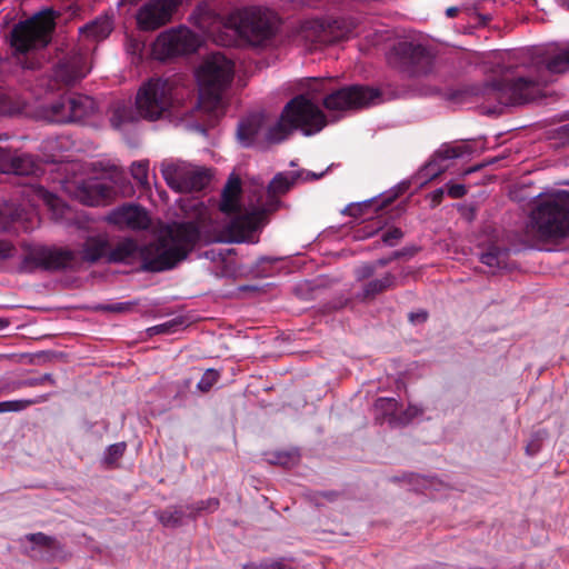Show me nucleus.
<instances>
[{
	"mask_svg": "<svg viewBox=\"0 0 569 569\" xmlns=\"http://www.w3.org/2000/svg\"><path fill=\"white\" fill-rule=\"evenodd\" d=\"M199 240L198 222H174L169 227L167 237L158 243L140 248L132 239L120 241L113 249H109L108 262L132 263L139 259L142 270L161 272L184 260Z\"/></svg>",
	"mask_w": 569,
	"mask_h": 569,
	"instance_id": "f257e3e1",
	"label": "nucleus"
},
{
	"mask_svg": "<svg viewBox=\"0 0 569 569\" xmlns=\"http://www.w3.org/2000/svg\"><path fill=\"white\" fill-rule=\"evenodd\" d=\"M527 233L551 241L569 236V191L558 190L537 197L529 214Z\"/></svg>",
	"mask_w": 569,
	"mask_h": 569,
	"instance_id": "f03ea898",
	"label": "nucleus"
},
{
	"mask_svg": "<svg viewBox=\"0 0 569 569\" xmlns=\"http://www.w3.org/2000/svg\"><path fill=\"white\" fill-rule=\"evenodd\" d=\"M187 100H192L191 88L172 79L152 78L138 90L136 108L141 118L156 121L167 112H179Z\"/></svg>",
	"mask_w": 569,
	"mask_h": 569,
	"instance_id": "7ed1b4c3",
	"label": "nucleus"
},
{
	"mask_svg": "<svg viewBox=\"0 0 569 569\" xmlns=\"http://www.w3.org/2000/svg\"><path fill=\"white\" fill-rule=\"evenodd\" d=\"M326 126L327 117L320 107L306 94H299L283 107L278 121L268 129L266 139L269 143H280L296 130L312 136Z\"/></svg>",
	"mask_w": 569,
	"mask_h": 569,
	"instance_id": "20e7f679",
	"label": "nucleus"
},
{
	"mask_svg": "<svg viewBox=\"0 0 569 569\" xmlns=\"http://www.w3.org/2000/svg\"><path fill=\"white\" fill-rule=\"evenodd\" d=\"M234 76V63L220 52L209 54L196 71L199 86L197 109L216 113L221 109L223 92Z\"/></svg>",
	"mask_w": 569,
	"mask_h": 569,
	"instance_id": "39448f33",
	"label": "nucleus"
},
{
	"mask_svg": "<svg viewBox=\"0 0 569 569\" xmlns=\"http://www.w3.org/2000/svg\"><path fill=\"white\" fill-rule=\"evenodd\" d=\"M388 64L409 76L419 77L431 71L435 56L431 49L416 40L400 39L386 53Z\"/></svg>",
	"mask_w": 569,
	"mask_h": 569,
	"instance_id": "423d86ee",
	"label": "nucleus"
},
{
	"mask_svg": "<svg viewBox=\"0 0 569 569\" xmlns=\"http://www.w3.org/2000/svg\"><path fill=\"white\" fill-rule=\"evenodd\" d=\"M53 28V11H42L13 28L11 44L20 52L43 48L49 43Z\"/></svg>",
	"mask_w": 569,
	"mask_h": 569,
	"instance_id": "0eeeda50",
	"label": "nucleus"
},
{
	"mask_svg": "<svg viewBox=\"0 0 569 569\" xmlns=\"http://www.w3.org/2000/svg\"><path fill=\"white\" fill-rule=\"evenodd\" d=\"M549 79L535 70L530 77H519L513 80H499L491 83L495 98L503 106H520L533 101Z\"/></svg>",
	"mask_w": 569,
	"mask_h": 569,
	"instance_id": "6e6552de",
	"label": "nucleus"
},
{
	"mask_svg": "<svg viewBox=\"0 0 569 569\" xmlns=\"http://www.w3.org/2000/svg\"><path fill=\"white\" fill-rule=\"evenodd\" d=\"M26 251L18 267L20 272L62 270L71 268L77 260V252L66 248L31 246Z\"/></svg>",
	"mask_w": 569,
	"mask_h": 569,
	"instance_id": "1a4fd4ad",
	"label": "nucleus"
},
{
	"mask_svg": "<svg viewBox=\"0 0 569 569\" xmlns=\"http://www.w3.org/2000/svg\"><path fill=\"white\" fill-rule=\"evenodd\" d=\"M356 24L351 19L338 18L326 21H310L302 28V37L310 50L348 40L353 36Z\"/></svg>",
	"mask_w": 569,
	"mask_h": 569,
	"instance_id": "9d476101",
	"label": "nucleus"
},
{
	"mask_svg": "<svg viewBox=\"0 0 569 569\" xmlns=\"http://www.w3.org/2000/svg\"><path fill=\"white\" fill-rule=\"evenodd\" d=\"M161 173L167 184L178 192L201 191L211 181L209 170L183 161L162 163Z\"/></svg>",
	"mask_w": 569,
	"mask_h": 569,
	"instance_id": "9b49d317",
	"label": "nucleus"
},
{
	"mask_svg": "<svg viewBox=\"0 0 569 569\" xmlns=\"http://www.w3.org/2000/svg\"><path fill=\"white\" fill-rule=\"evenodd\" d=\"M237 33L252 46H260L274 34V27L267 14L260 9L249 8L240 10L230 17Z\"/></svg>",
	"mask_w": 569,
	"mask_h": 569,
	"instance_id": "f8f14e48",
	"label": "nucleus"
},
{
	"mask_svg": "<svg viewBox=\"0 0 569 569\" xmlns=\"http://www.w3.org/2000/svg\"><path fill=\"white\" fill-rule=\"evenodd\" d=\"M63 189L70 197L90 207L108 206L117 193L111 181L99 177L74 181L66 180Z\"/></svg>",
	"mask_w": 569,
	"mask_h": 569,
	"instance_id": "ddd939ff",
	"label": "nucleus"
},
{
	"mask_svg": "<svg viewBox=\"0 0 569 569\" xmlns=\"http://www.w3.org/2000/svg\"><path fill=\"white\" fill-rule=\"evenodd\" d=\"M90 67L88 63V57L82 52H71L58 61L53 68L52 77H39L37 78L39 87H46L47 90H56L61 86H72L83 79Z\"/></svg>",
	"mask_w": 569,
	"mask_h": 569,
	"instance_id": "4468645a",
	"label": "nucleus"
},
{
	"mask_svg": "<svg viewBox=\"0 0 569 569\" xmlns=\"http://www.w3.org/2000/svg\"><path fill=\"white\" fill-rule=\"evenodd\" d=\"M269 212L256 201L253 209L247 213L236 216L224 227L223 233L230 242L259 241L258 232L268 222Z\"/></svg>",
	"mask_w": 569,
	"mask_h": 569,
	"instance_id": "2eb2a0df",
	"label": "nucleus"
},
{
	"mask_svg": "<svg viewBox=\"0 0 569 569\" xmlns=\"http://www.w3.org/2000/svg\"><path fill=\"white\" fill-rule=\"evenodd\" d=\"M200 46V38L187 27H178L160 33L154 43L158 59L188 54L194 52Z\"/></svg>",
	"mask_w": 569,
	"mask_h": 569,
	"instance_id": "dca6fc26",
	"label": "nucleus"
},
{
	"mask_svg": "<svg viewBox=\"0 0 569 569\" xmlns=\"http://www.w3.org/2000/svg\"><path fill=\"white\" fill-rule=\"evenodd\" d=\"M379 98V92L366 86H349L328 94L323 107L329 111H345L369 106Z\"/></svg>",
	"mask_w": 569,
	"mask_h": 569,
	"instance_id": "f3484780",
	"label": "nucleus"
},
{
	"mask_svg": "<svg viewBox=\"0 0 569 569\" xmlns=\"http://www.w3.org/2000/svg\"><path fill=\"white\" fill-rule=\"evenodd\" d=\"M182 0H149L136 14L137 26L142 31H154L171 22Z\"/></svg>",
	"mask_w": 569,
	"mask_h": 569,
	"instance_id": "a211bd4d",
	"label": "nucleus"
},
{
	"mask_svg": "<svg viewBox=\"0 0 569 569\" xmlns=\"http://www.w3.org/2000/svg\"><path fill=\"white\" fill-rule=\"evenodd\" d=\"M296 178L290 172L277 173L269 182L267 190L256 186L253 196L259 206H262L269 213L276 211L279 206V196L284 194L293 186Z\"/></svg>",
	"mask_w": 569,
	"mask_h": 569,
	"instance_id": "6ab92c4d",
	"label": "nucleus"
},
{
	"mask_svg": "<svg viewBox=\"0 0 569 569\" xmlns=\"http://www.w3.org/2000/svg\"><path fill=\"white\" fill-rule=\"evenodd\" d=\"M107 221L121 229L146 230L151 220L148 212L138 204H123L113 209L108 216Z\"/></svg>",
	"mask_w": 569,
	"mask_h": 569,
	"instance_id": "aec40b11",
	"label": "nucleus"
},
{
	"mask_svg": "<svg viewBox=\"0 0 569 569\" xmlns=\"http://www.w3.org/2000/svg\"><path fill=\"white\" fill-rule=\"evenodd\" d=\"M264 123L266 117L261 113L251 114L243 119L238 127V139L241 144L251 147L261 141L269 143L266 133L271 126L266 127Z\"/></svg>",
	"mask_w": 569,
	"mask_h": 569,
	"instance_id": "412c9836",
	"label": "nucleus"
},
{
	"mask_svg": "<svg viewBox=\"0 0 569 569\" xmlns=\"http://www.w3.org/2000/svg\"><path fill=\"white\" fill-rule=\"evenodd\" d=\"M2 139H8V137L0 136V140ZM36 170L37 164L30 154L13 156L9 150L0 147V172L29 176Z\"/></svg>",
	"mask_w": 569,
	"mask_h": 569,
	"instance_id": "4be33fe9",
	"label": "nucleus"
},
{
	"mask_svg": "<svg viewBox=\"0 0 569 569\" xmlns=\"http://www.w3.org/2000/svg\"><path fill=\"white\" fill-rule=\"evenodd\" d=\"M546 78V73L556 74L569 71V47L558 50L557 52L547 57H540L535 60L533 69Z\"/></svg>",
	"mask_w": 569,
	"mask_h": 569,
	"instance_id": "5701e85b",
	"label": "nucleus"
},
{
	"mask_svg": "<svg viewBox=\"0 0 569 569\" xmlns=\"http://www.w3.org/2000/svg\"><path fill=\"white\" fill-rule=\"evenodd\" d=\"M68 103L67 98H60L51 104H40L36 110H31L33 118L47 122L63 123L68 122Z\"/></svg>",
	"mask_w": 569,
	"mask_h": 569,
	"instance_id": "b1692460",
	"label": "nucleus"
},
{
	"mask_svg": "<svg viewBox=\"0 0 569 569\" xmlns=\"http://www.w3.org/2000/svg\"><path fill=\"white\" fill-rule=\"evenodd\" d=\"M240 179L238 177L229 178L221 193L220 211L227 214L238 212L240 210Z\"/></svg>",
	"mask_w": 569,
	"mask_h": 569,
	"instance_id": "393cba45",
	"label": "nucleus"
},
{
	"mask_svg": "<svg viewBox=\"0 0 569 569\" xmlns=\"http://www.w3.org/2000/svg\"><path fill=\"white\" fill-rule=\"evenodd\" d=\"M68 122L81 121L94 112V100L84 94H77L67 98Z\"/></svg>",
	"mask_w": 569,
	"mask_h": 569,
	"instance_id": "a878e982",
	"label": "nucleus"
},
{
	"mask_svg": "<svg viewBox=\"0 0 569 569\" xmlns=\"http://www.w3.org/2000/svg\"><path fill=\"white\" fill-rule=\"evenodd\" d=\"M109 242L104 236H93L87 238L82 244V260L94 263L106 257L108 259Z\"/></svg>",
	"mask_w": 569,
	"mask_h": 569,
	"instance_id": "bb28decb",
	"label": "nucleus"
},
{
	"mask_svg": "<svg viewBox=\"0 0 569 569\" xmlns=\"http://www.w3.org/2000/svg\"><path fill=\"white\" fill-rule=\"evenodd\" d=\"M191 22L202 32L210 33L219 22V16L206 2L196 7L190 16Z\"/></svg>",
	"mask_w": 569,
	"mask_h": 569,
	"instance_id": "cd10ccee",
	"label": "nucleus"
},
{
	"mask_svg": "<svg viewBox=\"0 0 569 569\" xmlns=\"http://www.w3.org/2000/svg\"><path fill=\"white\" fill-rule=\"evenodd\" d=\"M112 29L113 24L110 18L99 17L94 21L82 27L80 29V34L82 38L98 42L108 38Z\"/></svg>",
	"mask_w": 569,
	"mask_h": 569,
	"instance_id": "c85d7f7f",
	"label": "nucleus"
},
{
	"mask_svg": "<svg viewBox=\"0 0 569 569\" xmlns=\"http://www.w3.org/2000/svg\"><path fill=\"white\" fill-rule=\"evenodd\" d=\"M396 276L386 272L382 277L368 281L362 288V298L370 299L396 287Z\"/></svg>",
	"mask_w": 569,
	"mask_h": 569,
	"instance_id": "c756f323",
	"label": "nucleus"
},
{
	"mask_svg": "<svg viewBox=\"0 0 569 569\" xmlns=\"http://www.w3.org/2000/svg\"><path fill=\"white\" fill-rule=\"evenodd\" d=\"M0 114H31L29 104L24 99L12 94H0Z\"/></svg>",
	"mask_w": 569,
	"mask_h": 569,
	"instance_id": "7c9ffc66",
	"label": "nucleus"
},
{
	"mask_svg": "<svg viewBox=\"0 0 569 569\" xmlns=\"http://www.w3.org/2000/svg\"><path fill=\"white\" fill-rule=\"evenodd\" d=\"M41 197L57 221H70L72 209L53 193L41 191Z\"/></svg>",
	"mask_w": 569,
	"mask_h": 569,
	"instance_id": "2f4dec72",
	"label": "nucleus"
},
{
	"mask_svg": "<svg viewBox=\"0 0 569 569\" xmlns=\"http://www.w3.org/2000/svg\"><path fill=\"white\" fill-rule=\"evenodd\" d=\"M50 395H40L32 399H18V400H7L0 402V413L3 412H19L23 411L30 406L43 403L49 399Z\"/></svg>",
	"mask_w": 569,
	"mask_h": 569,
	"instance_id": "473e14b6",
	"label": "nucleus"
},
{
	"mask_svg": "<svg viewBox=\"0 0 569 569\" xmlns=\"http://www.w3.org/2000/svg\"><path fill=\"white\" fill-rule=\"evenodd\" d=\"M137 120V114L131 106L118 104L112 111L110 118L113 128L119 129L122 126Z\"/></svg>",
	"mask_w": 569,
	"mask_h": 569,
	"instance_id": "72a5a7b5",
	"label": "nucleus"
},
{
	"mask_svg": "<svg viewBox=\"0 0 569 569\" xmlns=\"http://www.w3.org/2000/svg\"><path fill=\"white\" fill-rule=\"evenodd\" d=\"M508 250L501 249L496 246L488 248L486 252L480 256V261L490 268H501L506 264Z\"/></svg>",
	"mask_w": 569,
	"mask_h": 569,
	"instance_id": "f704fd0d",
	"label": "nucleus"
},
{
	"mask_svg": "<svg viewBox=\"0 0 569 569\" xmlns=\"http://www.w3.org/2000/svg\"><path fill=\"white\" fill-rule=\"evenodd\" d=\"M157 518L164 527L176 528L183 523L184 512L173 507L158 512Z\"/></svg>",
	"mask_w": 569,
	"mask_h": 569,
	"instance_id": "c9c22d12",
	"label": "nucleus"
},
{
	"mask_svg": "<svg viewBox=\"0 0 569 569\" xmlns=\"http://www.w3.org/2000/svg\"><path fill=\"white\" fill-rule=\"evenodd\" d=\"M127 449L126 442H117L110 445L102 457V463L106 468H114L118 465V461L122 458Z\"/></svg>",
	"mask_w": 569,
	"mask_h": 569,
	"instance_id": "e433bc0d",
	"label": "nucleus"
},
{
	"mask_svg": "<svg viewBox=\"0 0 569 569\" xmlns=\"http://www.w3.org/2000/svg\"><path fill=\"white\" fill-rule=\"evenodd\" d=\"M375 409L383 417L389 418L390 422L395 420L396 412L399 409V402L395 398H378L375 402Z\"/></svg>",
	"mask_w": 569,
	"mask_h": 569,
	"instance_id": "4c0bfd02",
	"label": "nucleus"
},
{
	"mask_svg": "<svg viewBox=\"0 0 569 569\" xmlns=\"http://www.w3.org/2000/svg\"><path fill=\"white\" fill-rule=\"evenodd\" d=\"M470 152V147L465 143L460 144H443L440 147V149L437 151V156L440 159L448 160V159H456L463 157L465 154Z\"/></svg>",
	"mask_w": 569,
	"mask_h": 569,
	"instance_id": "58836bf2",
	"label": "nucleus"
},
{
	"mask_svg": "<svg viewBox=\"0 0 569 569\" xmlns=\"http://www.w3.org/2000/svg\"><path fill=\"white\" fill-rule=\"evenodd\" d=\"M26 539L37 546L54 549L58 547V541L54 537L48 536L43 532L29 533L26 536Z\"/></svg>",
	"mask_w": 569,
	"mask_h": 569,
	"instance_id": "ea45409f",
	"label": "nucleus"
},
{
	"mask_svg": "<svg viewBox=\"0 0 569 569\" xmlns=\"http://www.w3.org/2000/svg\"><path fill=\"white\" fill-rule=\"evenodd\" d=\"M220 379V372L214 369H208L199 380L197 388L202 392H208Z\"/></svg>",
	"mask_w": 569,
	"mask_h": 569,
	"instance_id": "a19ab883",
	"label": "nucleus"
},
{
	"mask_svg": "<svg viewBox=\"0 0 569 569\" xmlns=\"http://www.w3.org/2000/svg\"><path fill=\"white\" fill-rule=\"evenodd\" d=\"M298 460L299 455L297 451H278L274 453V459L272 460V462L284 467H290L296 465Z\"/></svg>",
	"mask_w": 569,
	"mask_h": 569,
	"instance_id": "79ce46f5",
	"label": "nucleus"
},
{
	"mask_svg": "<svg viewBox=\"0 0 569 569\" xmlns=\"http://www.w3.org/2000/svg\"><path fill=\"white\" fill-rule=\"evenodd\" d=\"M403 238V232L398 227H392L385 231L381 236V241L385 246L395 247Z\"/></svg>",
	"mask_w": 569,
	"mask_h": 569,
	"instance_id": "37998d69",
	"label": "nucleus"
},
{
	"mask_svg": "<svg viewBox=\"0 0 569 569\" xmlns=\"http://www.w3.org/2000/svg\"><path fill=\"white\" fill-rule=\"evenodd\" d=\"M132 177L140 183L148 182V163L147 162H134L131 166Z\"/></svg>",
	"mask_w": 569,
	"mask_h": 569,
	"instance_id": "c03bdc74",
	"label": "nucleus"
},
{
	"mask_svg": "<svg viewBox=\"0 0 569 569\" xmlns=\"http://www.w3.org/2000/svg\"><path fill=\"white\" fill-rule=\"evenodd\" d=\"M17 253V248L12 241L8 239H0V261L13 258Z\"/></svg>",
	"mask_w": 569,
	"mask_h": 569,
	"instance_id": "a18cd8bd",
	"label": "nucleus"
},
{
	"mask_svg": "<svg viewBox=\"0 0 569 569\" xmlns=\"http://www.w3.org/2000/svg\"><path fill=\"white\" fill-rule=\"evenodd\" d=\"M37 386H42L40 377L28 378V379L11 382V383H9V389L11 391H16L23 387H37Z\"/></svg>",
	"mask_w": 569,
	"mask_h": 569,
	"instance_id": "49530a36",
	"label": "nucleus"
},
{
	"mask_svg": "<svg viewBox=\"0 0 569 569\" xmlns=\"http://www.w3.org/2000/svg\"><path fill=\"white\" fill-rule=\"evenodd\" d=\"M375 271H376V264H372V263L362 264L356 270V278L359 281L369 279L370 277L373 276Z\"/></svg>",
	"mask_w": 569,
	"mask_h": 569,
	"instance_id": "de8ad7c7",
	"label": "nucleus"
},
{
	"mask_svg": "<svg viewBox=\"0 0 569 569\" xmlns=\"http://www.w3.org/2000/svg\"><path fill=\"white\" fill-rule=\"evenodd\" d=\"M447 193L452 199H460L467 193L465 184H447Z\"/></svg>",
	"mask_w": 569,
	"mask_h": 569,
	"instance_id": "09e8293b",
	"label": "nucleus"
},
{
	"mask_svg": "<svg viewBox=\"0 0 569 569\" xmlns=\"http://www.w3.org/2000/svg\"><path fill=\"white\" fill-rule=\"evenodd\" d=\"M443 196H445L443 188H438V189L433 190L432 192H430L428 194V198L430 200L431 207L436 208L437 206H439L443 199Z\"/></svg>",
	"mask_w": 569,
	"mask_h": 569,
	"instance_id": "8fccbe9b",
	"label": "nucleus"
},
{
	"mask_svg": "<svg viewBox=\"0 0 569 569\" xmlns=\"http://www.w3.org/2000/svg\"><path fill=\"white\" fill-rule=\"evenodd\" d=\"M177 326H178V323L176 321H169L166 323L154 326L152 328V330L154 331V333H169V332H174L173 328Z\"/></svg>",
	"mask_w": 569,
	"mask_h": 569,
	"instance_id": "3c124183",
	"label": "nucleus"
},
{
	"mask_svg": "<svg viewBox=\"0 0 569 569\" xmlns=\"http://www.w3.org/2000/svg\"><path fill=\"white\" fill-rule=\"evenodd\" d=\"M420 413V410L416 407H409L408 410L405 412L406 418L401 420V422H408L413 417Z\"/></svg>",
	"mask_w": 569,
	"mask_h": 569,
	"instance_id": "603ef678",
	"label": "nucleus"
},
{
	"mask_svg": "<svg viewBox=\"0 0 569 569\" xmlns=\"http://www.w3.org/2000/svg\"><path fill=\"white\" fill-rule=\"evenodd\" d=\"M427 312L426 311H420V312H417V313H410V320L412 322H425L427 320Z\"/></svg>",
	"mask_w": 569,
	"mask_h": 569,
	"instance_id": "864d4df0",
	"label": "nucleus"
},
{
	"mask_svg": "<svg viewBox=\"0 0 569 569\" xmlns=\"http://www.w3.org/2000/svg\"><path fill=\"white\" fill-rule=\"evenodd\" d=\"M128 305L129 303H116V305L107 307L106 309L110 310V311H114V312H121V311L129 309Z\"/></svg>",
	"mask_w": 569,
	"mask_h": 569,
	"instance_id": "5fc2aeb1",
	"label": "nucleus"
},
{
	"mask_svg": "<svg viewBox=\"0 0 569 569\" xmlns=\"http://www.w3.org/2000/svg\"><path fill=\"white\" fill-rule=\"evenodd\" d=\"M23 68L27 70H37L40 68V61L39 60H32V61H24Z\"/></svg>",
	"mask_w": 569,
	"mask_h": 569,
	"instance_id": "6e6d98bb",
	"label": "nucleus"
},
{
	"mask_svg": "<svg viewBox=\"0 0 569 569\" xmlns=\"http://www.w3.org/2000/svg\"><path fill=\"white\" fill-rule=\"evenodd\" d=\"M40 379H41V385H46V383H50L52 386L56 385V380L53 378V376L51 373H44L42 376H40Z\"/></svg>",
	"mask_w": 569,
	"mask_h": 569,
	"instance_id": "4d7b16f0",
	"label": "nucleus"
},
{
	"mask_svg": "<svg viewBox=\"0 0 569 569\" xmlns=\"http://www.w3.org/2000/svg\"><path fill=\"white\" fill-rule=\"evenodd\" d=\"M268 568L271 569H290L283 561H273L271 562Z\"/></svg>",
	"mask_w": 569,
	"mask_h": 569,
	"instance_id": "13d9d810",
	"label": "nucleus"
},
{
	"mask_svg": "<svg viewBox=\"0 0 569 569\" xmlns=\"http://www.w3.org/2000/svg\"><path fill=\"white\" fill-rule=\"evenodd\" d=\"M459 8L458 7H449L447 10H446V16L448 18H455L457 17V14L459 13Z\"/></svg>",
	"mask_w": 569,
	"mask_h": 569,
	"instance_id": "bf43d9fd",
	"label": "nucleus"
},
{
	"mask_svg": "<svg viewBox=\"0 0 569 569\" xmlns=\"http://www.w3.org/2000/svg\"><path fill=\"white\" fill-rule=\"evenodd\" d=\"M477 16L481 20L482 24H486L487 22H489L491 20V18L488 17V16H483V14H480V13H478Z\"/></svg>",
	"mask_w": 569,
	"mask_h": 569,
	"instance_id": "052dcab7",
	"label": "nucleus"
},
{
	"mask_svg": "<svg viewBox=\"0 0 569 569\" xmlns=\"http://www.w3.org/2000/svg\"><path fill=\"white\" fill-rule=\"evenodd\" d=\"M9 326V320L4 318H0V330H3Z\"/></svg>",
	"mask_w": 569,
	"mask_h": 569,
	"instance_id": "680f3d73",
	"label": "nucleus"
},
{
	"mask_svg": "<svg viewBox=\"0 0 569 569\" xmlns=\"http://www.w3.org/2000/svg\"><path fill=\"white\" fill-rule=\"evenodd\" d=\"M322 496L327 499L332 500L337 495L336 492H323Z\"/></svg>",
	"mask_w": 569,
	"mask_h": 569,
	"instance_id": "e2e57ef3",
	"label": "nucleus"
},
{
	"mask_svg": "<svg viewBox=\"0 0 569 569\" xmlns=\"http://www.w3.org/2000/svg\"><path fill=\"white\" fill-rule=\"evenodd\" d=\"M6 392H12L10 389H9V383L4 387H0V396L2 393H6Z\"/></svg>",
	"mask_w": 569,
	"mask_h": 569,
	"instance_id": "0e129e2a",
	"label": "nucleus"
},
{
	"mask_svg": "<svg viewBox=\"0 0 569 569\" xmlns=\"http://www.w3.org/2000/svg\"><path fill=\"white\" fill-rule=\"evenodd\" d=\"M209 505L212 506L213 508H217L219 506V500L218 499L209 500Z\"/></svg>",
	"mask_w": 569,
	"mask_h": 569,
	"instance_id": "69168bd1",
	"label": "nucleus"
},
{
	"mask_svg": "<svg viewBox=\"0 0 569 569\" xmlns=\"http://www.w3.org/2000/svg\"><path fill=\"white\" fill-rule=\"evenodd\" d=\"M388 262H389V260L380 259V260H378V261L376 262V264L383 267V266H386Z\"/></svg>",
	"mask_w": 569,
	"mask_h": 569,
	"instance_id": "338daca9",
	"label": "nucleus"
},
{
	"mask_svg": "<svg viewBox=\"0 0 569 569\" xmlns=\"http://www.w3.org/2000/svg\"><path fill=\"white\" fill-rule=\"evenodd\" d=\"M391 200H392L391 198H389V199H387V200H383V201L381 202V204H379V208H383V207L388 206V204L391 202Z\"/></svg>",
	"mask_w": 569,
	"mask_h": 569,
	"instance_id": "774afa93",
	"label": "nucleus"
}]
</instances>
